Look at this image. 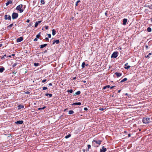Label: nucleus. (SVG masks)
<instances>
[{"label":"nucleus","mask_w":152,"mask_h":152,"mask_svg":"<svg viewBox=\"0 0 152 152\" xmlns=\"http://www.w3.org/2000/svg\"><path fill=\"white\" fill-rule=\"evenodd\" d=\"M142 122L144 124L149 123L150 122V118H144L142 119Z\"/></svg>","instance_id":"1"},{"label":"nucleus","mask_w":152,"mask_h":152,"mask_svg":"<svg viewBox=\"0 0 152 152\" xmlns=\"http://www.w3.org/2000/svg\"><path fill=\"white\" fill-rule=\"evenodd\" d=\"M23 5L22 4H20L17 7L16 10H19L20 13H22L23 11V10L21 9Z\"/></svg>","instance_id":"2"},{"label":"nucleus","mask_w":152,"mask_h":152,"mask_svg":"<svg viewBox=\"0 0 152 152\" xmlns=\"http://www.w3.org/2000/svg\"><path fill=\"white\" fill-rule=\"evenodd\" d=\"M18 16V13L13 12L12 15V18L13 19H16Z\"/></svg>","instance_id":"3"},{"label":"nucleus","mask_w":152,"mask_h":152,"mask_svg":"<svg viewBox=\"0 0 152 152\" xmlns=\"http://www.w3.org/2000/svg\"><path fill=\"white\" fill-rule=\"evenodd\" d=\"M118 53L117 52H114L112 54L111 57L112 58H116L118 56Z\"/></svg>","instance_id":"4"},{"label":"nucleus","mask_w":152,"mask_h":152,"mask_svg":"<svg viewBox=\"0 0 152 152\" xmlns=\"http://www.w3.org/2000/svg\"><path fill=\"white\" fill-rule=\"evenodd\" d=\"M4 19L5 20H11V16L9 15H5L4 16Z\"/></svg>","instance_id":"5"},{"label":"nucleus","mask_w":152,"mask_h":152,"mask_svg":"<svg viewBox=\"0 0 152 152\" xmlns=\"http://www.w3.org/2000/svg\"><path fill=\"white\" fill-rule=\"evenodd\" d=\"M102 142V141L101 140H94L93 141V142H95L96 144H97L99 145Z\"/></svg>","instance_id":"6"},{"label":"nucleus","mask_w":152,"mask_h":152,"mask_svg":"<svg viewBox=\"0 0 152 152\" xmlns=\"http://www.w3.org/2000/svg\"><path fill=\"white\" fill-rule=\"evenodd\" d=\"M106 148L104 146H102V149H100L101 152H105L106 151Z\"/></svg>","instance_id":"7"},{"label":"nucleus","mask_w":152,"mask_h":152,"mask_svg":"<svg viewBox=\"0 0 152 152\" xmlns=\"http://www.w3.org/2000/svg\"><path fill=\"white\" fill-rule=\"evenodd\" d=\"M23 38L22 37H20L17 39V42H20L23 40Z\"/></svg>","instance_id":"8"},{"label":"nucleus","mask_w":152,"mask_h":152,"mask_svg":"<svg viewBox=\"0 0 152 152\" xmlns=\"http://www.w3.org/2000/svg\"><path fill=\"white\" fill-rule=\"evenodd\" d=\"M128 63H126L124 65V68L126 69H128L129 68L130 66L128 65Z\"/></svg>","instance_id":"9"},{"label":"nucleus","mask_w":152,"mask_h":152,"mask_svg":"<svg viewBox=\"0 0 152 152\" xmlns=\"http://www.w3.org/2000/svg\"><path fill=\"white\" fill-rule=\"evenodd\" d=\"M115 74L117 77H120L122 75V73L120 72H115Z\"/></svg>","instance_id":"10"},{"label":"nucleus","mask_w":152,"mask_h":152,"mask_svg":"<svg viewBox=\"0 0 152 152\" xmlns=\"http://www.w3.org/2000/svg\"><path fill=\"white\" fill-rule=\"evenodd\" d=\"M23 122V121H17V122H15V123L17 124H22Z\"/></svg>","instance_id":"11"},{"label":"nucleus","mask_w":152,"mask_h":152,"mask_svg":"<svg viewBox=\"0 0 152 152\" xmlns=\"http://www.w3.org/2000/svg\"><path fill=\"white\" fill-rule=\"evenodd\" d=\"M127 19L124 18L123 20V24L124 25H125L126 24V23L127 22Z\"/></svg>","instance_id":"12"},{"label":"nucleus","mask_w":152,"mask_h":152,"mask_svg":"<svg viewBox=\"0 0 152 152\" xmlns=\"http://www.w3.org/2000/svg\"><path fill=\"white\" fill-rule=\"evenodd\" d=\"M41 21H38V22H36L35 25V27H36L37 26L38 24L41 22Z\"/></svg>","instance_id":"13"},{"label":"nucleus","mask_w":152,"mask_h":152,"mask_svg":"<svg viewBox=\"0 0 152 152\" xmlns=\"http://www.w3.org/2000/svg\"><path fill=\"white\" fill-rule=\"evenodd\" d=\"M60 42L59 40H54L53 44H54L55 43L57 44H58Z\"/></svg>","instance_id":"14"},{"label":"nucleus","mask_w":152,"mask_h":152,"mask_svg":"<svg viewBox=\"0 0 152 152\" xmlns=\"http://www.w3.org/2000/svg\"><path fill=\"white\" fill-rule=\"evenodd\" d=\"M81 104V103L80 102H75L73 103L72 104V105H80Z\"/></svg>","instance_id":"15"},{"label":"nucleus","mask_w":152,"mask_h":152,"mask_svg":"<svg viewBox=\"0 0 152 152\" xmlns=\"http://www.w3.org/2000/svg\"><path fill=\"white\" fill-rule=\"evenodd\" d=\"M47 45V44H44L43 45H41L40 46V48L41 49L42 48H43L46 47Z\"/></svg>","instance_id":"16"},{"label":"nucleus","mask_w":152,"mask_h":152,"mask_svg":"<svg viewBox=\"0 0 152 152\" xmlns=\"http://www.w3.org/2000/svg\"><path fill=\"white\" fill-rule=\"evenodd\" d=\"M12 3V1L11 0H9L8 1H7L6 3V5L7 6L9 5L10 4H11Z\"/></svg>","instance_id":"17"},{"label":"nucleus","mask_w":152,"mask_h":152,"mask_svg":"<svg viewBox=\"0 0 152 152\" xmlns=\"http://www.w3.org/2000/svg\"><path fill=\"white\" fill-rule=\"evenodd\" d=\"M13 26V24L12 23V24H10V25L8 26L7 27V28L9 29H10Z\"/></svg>","instance_id":"18"},{"label":"nucleus","mask_w":152,"mask_h":152,"mask_svg":"<svg viewBox=\"0 0 152 152\" xmlns=\"http://www.w3.org/2000/svg\"><path fill=\"white\" fill-rule=\"evenodd\" d=\"M127 80V79L126 78H125L123 79L120 82L121 83H123L125 81H126Z\"/></svg>","instance_id":"19"},{"label":"nucleus","mask_w":152,"mask_h":152,"mask_svg":"<svg viewBox=\"0 0 152 152\" xmlns=\"http://www.w3.org/2000/svg\"><path fill=\"white\" fill-rule=\"evenodd\" d=\"M4 67H1L0 68V72L1 73L4 70Z\"/></svg>","instance_id":"20"},{"label":"nucleus","mask_w":152,"mask_h":152,"mask_svg":"<svg viewBox=\"0 0 152 152\" xmlns=\"http://www.w3.org/2000/svg\"><path fill=\"white\" fill-rule=\"evenodd\" d=\"M147 30L148 32H151V28L150 27H148L147 28Z\"/></svg>","instance_id":"21"},{"label":"nucleus","mask_w":152,"mask_h":152,"mask_svg":"<svg viewBox=\"0 0 152 152\" xmlns=\"http://www.w3.org/2000/svg\"><path fill=\"white\" fill-rule=\"evenodd\" d=\"M52 34L53 35H54L56 34V31L55 29H53L52 30Z\"/></svg>","instance_id":"22"},{"label":"nucleus","mask_w":152,"mask_h":152,"mask_svg":"<svg viewBox=\"0 0 152 152\" xmlns=\"http://www.w3.org/2000/svg\"><path fill=\"white\" fill-rule=\"evenodd\" d=\"M45 96H49L50 97H51L52 96V94H45Z\"/></svg>","instance_id":"23"},{"label":"nucleus","mask_w":152,"mask_h":152,"mask_svg":"<svg viewBox=\"0 0 152 152\" xmlns=\"http://www.w3.org/2000/svg\"><path fill=\"white\" fill-rule=\"evenodd\" d=\"M40 36V32H39L37 35H36V37L37 38H39Z\"/></svg>","instance_id":"24"},{"label":"nucleus","mask_w":152,"mask_h":152,"mask_svg":"<svg viewBox=\"0 0 152 152\" xmlns=\"http://www.w3.org/2000/svg\"><path fill=\"white\" fill-rule=\"evenodd\" d=\"M110 87V86L109 85H107V86H104V87H103V89H106L107 88H109Z\"/></svg>","instance_id":"25"},{"label":"nucleus","mask_w":152,"mask_h":152,"mask_svg":"<svg viewBox=\"0 0 152 152\" xmlns=\"http://www.w3.org/2000/svg\"><path fill=\"white\" fill-rule=\"evenodd\" d=\"M146 7H148L150 9H152V5H147L146 6Z\"/></svg>","instance_id":"26"},{"label":"nucleus","mask_w":152,"mask_h":152,"mask_svg":"<svg viewBox=\"0 0 152 152\" xmlns=\"http://www.w3.org/2000/svg\"><path fill=\"white\" fill-rule=\"evenodd\" d=\"M74 113V111L72 110H70L69 112V114H72Z\"/></svg>","instance_id":"27"},{"label":"nucleus","mask_w":152,"mask_h":152,"mask_svg":"<svg viewBox=\"0 0 152 152\" xmlns=\"http://www.w3.org/2000/svg\"><path fill=\"white\" fill-rule=\"evenodd\" d=\"M71 135L70 134H69L67 135L65 137V138L66 139L68 138L69 137L71 136Z\"/></svg>","instance_id":"28"},{"label":"nucleus","mask_w":152,"mask_h":152,"mask_svg":"<svg viewBox=\"0 0 152 152\" xmlns=\"http://www.w3.org/2000/svg\"><path fill=\"white\" fill-rule=\"evenodd\" d=\"M80 91H78L75 93V94L76 95H79L80 94Z\"/></svg>","instance_id":"29"},{"label":"nucleus","mask_w":152,"mask_h":152,"mask_svg":"<svg viewBox=\"0 0 152 152\" xmlns=\"http://www.w3.org/2000/svg\"><path fill=\"white\" fill-rule=\"evenodd\" d=\"M85 64L84 62H83L82 64V68H84L85 67Z\"/></svg>","instance_id":"30"},{"label":"nucleus","mask_w":152,"mask_h":152,"mask_svg":"<svg viewBox=\"0 0 152 152\" xmlns=\"http://www.w3.org/2000/svg\"><path fill=\"white\" fill-rule=\"evenodd\" d=\"M34 65L35 66H38V65H39V64L38 63H34Z\"/></svg>","instance_id":"31"},{"label":"nucleus","mask_w":152,"mask_h":152,"mask_svg":"<svg viewBox=\"0 0 152 152\" xmlns=\"http://www.w3.org/2000/svg\"><path fill=\"white\" fill-rule=\"evenodd\" d=\"M67 92H69L70 93H71L73 92V90L72 89H71L70 90H68L67 91Z\"/></svg>","instance_id":"32"},{"label":"nucleus","mask_w":152,"mask_h":152,"mask_svg":"<svg viewBox=\"0 0 152 152\" xmlns=\"http://www.w3.org/2000/svg\"><path fill=\"white\" fill-rule=\"evenodd\" d=\"M41 3L43 4H45V2L44 1V0H41L40 1Z\"/></svg>","instance_id":"33"},{"label":"nucleus","mask_w":152,"mask_h":152,"mask_svg":"<svg viewBox=\"0 0 152 152\" xmlns=\"http://www.w3.org/2000/svg\"><path fill=\"white\" fill-rule=\"evenodd\" d=\"M45 107H46L44 106V107H42V108H38V110H43V109H45Z\"/></svg>","instance_id":"34"},{"label":"nucleus","mask_w":152,"mask_h":152,"mask_svg":"<svg viewBox=\"0 0 152 152\" xmlns=\"http://www.w3.org/2000/svg\"><path fill=\"white\" fill-rule=\"evenodd\" d=\"M20 107V108H23L24 107L22 105H20L18 107Z\"/></svg>","instance_id":"35"},{"label":"nucleus","mask_w":152,"mask_h":152,"mask_svg":"<svg viewBox=\"0 0 152 152\" xmlns=\"http://www.w3.org/2000/svg\"><path fill=\"white\" fill-rule=\"evenodd\" d=\"M91 146L90 145H87V147L88 148V149H89V148H91Z\"/></svg>","instance_id":"36"},{"label":"nucleus","mask_w":152,"mask_h":152,"mask_svg":"<svg viewBox=\"0 0 152 152\" xmlns=\"http://www.w3.org/2000/svg\"><path fill=\"white\" fill-rule=\"evenodd\" d=\"M42 89H43V90H46V89H47V87H43Z\"/></svg>","instance_id":"37"},{"label":"nucleus","mask_w":152,"mask_h":152,"mask_svg":"<svg viewBox=\"0 0 152 152\" xmlns=\"http://www.w3.org/2000/svg\"><path fill=\"white\" fill-rule=\"evenodd\" d=\"M104 109V108H100L99 109V110H101V111H103V110Z\"/></svg>","instance_id":"38"},{"label":"nucleus","mask_w":152,"mask_h":152,"mask_svg":"<svg viewBox=\"0 0 152 152\" xmlns=\"http://www.w3.org/2000/svg\"><path fill=\"white\" fill-rule=\"evenodd\" d=\"M48 37L49 38H50L51 37V35L50 34H48Z\"/></svg>","instance_id":"39"},{"label":"nucleus","mask_w":152,"mask_h":152,"mask_svg":"<svg viewBox=\"0 0 152 152\" xmlns=\"http://www.w3.org/2000/svg\"><path fill=\"white\" fill-rule=\"evenodd\" d=\"M46 81V79H44L42 80V82L43 83L45 82V81Z\"/></svg>","instance_id":"40"},{"label":"nucleus","mask_w":152,"mask_h":152,"mask_svg":"<svg viewBox=\"0 0 152 152\" xmlns=\"http://www.w3.org/2000/svg\"><path fill=\"white\" fill-rule=\"evenodd\" d=\"M145 57L148 58H150L149 55L145 56Z\"/></svg>","instance_id":"41"},{"label":"nucleus","mask_w":152,"mask_h":152,"mask_svg":"<svg viewBox=\"0 0 152 152\" xmlns=\"http://www.w3.org/2000/svg\"><path fill=\"white\" fill-rule=\"evenodd\" d=\"M48 26H45V28L46 29H48Z\"/></svg>","instance_id":"42"},{"label":"nucleus","mask_w":152,"mask_h":152,"mask_svg":"<svg viewBox=\"0 0 152 152\" xmlns=\"http://www.w3.org/2000/svg\"><path fill=\"white\" fill-rule=\"evenodd\" d=\"M32 23H30L29 25H28V26H30L32 25Z\"/></svg>","instance_id":"43"},{"label":"nucleus","mask_w":152,"mask_h":152,"mask_svg":"<svg viewBox=\"0 0 152 152\" xmlns=\"http://www.w3.org/2000/svg\"><path fill=\"white\" fill-rule=\"evenodd\" d=\"M34 41H37V38H35L34 40Z\"/></svg>","instance_id":"44"},{"label":"nucleus","mask_w":152,"mask_h":152,"mask_svg":"<svg viewBox=\"0 0 152 152\" xmlns=\"http://www.w3.org/2000/svg\"><path fill=\"white\" fill-rule=\"evenodd\" d=\"M30 22V20L29 19H27L26 20L27 23H29Z\"/></svg>","instance_id":"45"},{"label":"nucleus","mask_w":152,"mask_h":152,"mask_svg":"<svg viewBox=\"0 0 152 152\" xmlns=\"http://www.w3.org/2000/svg\"><path fill=\"white\" fill-rule=\"evenodd\" d=\"M84 110H88V109H87V108H86V107H85V108H84Z\"/></svg>","instance_id":"46"},{"label":"nucleus","mask_w":152,"mask_h":152,"mask_svg":"<svg viewBox=\"0 0 152 152\" xmlns=\"http://www.w3.org/2000/svg\"><path fill=\"white\" fill-rule=\"evenodd\" d=\"M48 39H49L48 38H47V37H46L45 38V40H48Z\"/></svg>","instance_id":"47"},{"label":"nucleus","mask_w":152,"mask_h":152,"mask_svg":"<svg viewBox=\"0 0 152 152\" xmlns=\"http://www.w3.org/2000/svg\"><path fill=\"white\" fill-rule=\"evenodd\" d=\"M76 79V77H73V80H75Z\"/></svg>","instance_id":"48"},{"label":"nucleus","mask_w":152,"mask_h":152,"mask_svg":"<svg viewBox=\"0 0 152 152\" xmlns=\"http://www.w3.org/2000/svg\"><path fill=\"white\" fill-rule=\"evenodd\" d=\"M49 86H52V84L51 83H50L49 84Z\"/></svg>","instance_id":"49"},{"label":"nucleus","mask_w":152,"mask_h":152,"mask_svg":"<svg viewBox=\"0 0 152 152\" xmlns=\"http://www.w3.org/2000/svg\"><path fill=\"white\" fill-rule=\"evenodd\" d=\"M114 87V86H111V87H110V89H112Z\"/></svg>","instance_id":"50"},{"label":"nucleus","mask_w":152,"mask_h":152,"mask_svg":"<svg viewBox=\"0 0 152 152\" xmlns=\"http://www.w3.org/2000/svg\"><path fill=\"white\" fill-rule=\"evenodd\" d=\"M148 46H147V45H145V47L147 49L148 48Z\"/></svg>","instance_id":"51"},{"label":"nucleus","mask_w":152,"mask_h":152,"mask_svg":"<svg viewBox=\"0 0 152 152\" xmlns=\"http://www.w3.org/2000/svg\"><path fill=\"white\" fill-rule=\"evenodd\" d=\"M128 136L129 137H130L131 136V134H129L128 135Z\"/></svg>","instance_id":"52"},{"label":"nucleus","mask_w":152,"mask_h":152,"mask_svg":"<svg viewBox=\"0 0 152 152\" xmlns=\"http://www.w3.org/2000/svg\"><path fill=\"white\" fill-rule=\"evenodd\" d=\"M121 90H119L118 91V93H119L121 92Z\"/></svg>","instance_id":"53"},{"label":"nucleus","mask_w":152,"mask_h":152,"mask_svg":"<svg viewBox=\"0 0 152 152\" xmlns=\"http://www.w3.org/2000/svg\"><path fill=\"white\" fill-rule=\"evenodd\" d=\"M151 54H152V53H149L148 54V55H151Z\"/></svg>","instance_id":"54"},{"label":"nucleus","mask_w":152,"mask_h":152,"mask_svg":"<svg viewBox=\"0 0 152 152\" xmlns=\"http://www.w3.org/2000/svg\"><path fill=\"white\" fill-rule=\"evenodd\" d=\"M2 44H0V47H1L2 46Z\"/></svg>","instance_id":"55"},{"label":"nucleus","mask_w":152,"mask_h":152,"mask_svg":"<svg viewBox=\"0 0 152 152\" xmlns=\"http://www.w3.org/2000/svg\"><path fill=\"white\" fill-rule=\"evenodd\" d=\"M79 2H80V1H77V3H78Z\"/></svg>","instance_id":"56"},{"label":"nucleus","mask_w":152,"mask_h":152,"mask_svg":"<svg viewBox=\"0 0 152 152\" xmlns=\"http://www.w3.org/2000/svg\"><path fill=\"white\" fill-rule=\"evenodd\" d=\"M83 82L84 83H86V81H83Z\"/></svg>","instance_id":"57"},{"label":"nucleus","mask_w":152,"mask_h":152,"mask_svg":"<svg viewBox=\"0 0 152 152\" xmlns=\"http://www.w3.org/2000/svg\"><path fill=\"white\" fill-rule=\"evenodd\" d=\"M76 6H77V2H76Z\"/></svg>","instance_id":"58"},{"label":"nucleus","mask_w":152,"mask_h":152,"mask_svg":"<svg viewBox=\"0 0 152 152\" xmlns=\"http://www.w3.org/2000/svg\"><path fill=\"white\" fill-rule=\"evenodd\" d=\"M107 13H106V12L105 13V15H107Z\"/></svg>","instance_id":"59"},{"label":"nucleus","mask_w":152,"mask_h":152,"mask_svg":"<svg viewBox=\"0 0 152 152\" xmlns=\"http://www.w3.org/2000/svg\"><path fill=\"white\" fill-rule=\"evenodd\" d=\"M125 95H128L127 93H126V94H125Z\"/></svg>","instance_id":"60"},{"label":"nucleus","mask_w":152,"mask_h":152,"mask_svg":"<svg viewBox=\"0 0 152 152\" xmlns=\"http://www.w3.org/2000/svg\"><path fill=\"white\" fill-rule=\"evenodd\" d=\"M14 55H14V54H12V56H14Z\"/></svg>","instance_id":"61"},{"label":"nucleus","mask_w":152,"mask_h":152,"mask_svg":"<svg viewBox=\"0 0 152 152\" xmlns=\"http://www.w3.org/2000/svg\"><path fill=\"white\" fill-rule=\"evenodd\" d=\"M120 49L121 50V48H120Z\"/></svg>","instance_id":"62"},{"label":"nucleus","mask_w":152,"mask_h":152,"mask_svg":"<svg viewBox=\"0 0 152 152\" xmlns=\"http://www.w3.org/2000/svg\"><path fill=\"white\" fill-rule=\"evenodd\" d=\"M11 56H9V57H11Z\"/></svg>","instance_id":"63"},{"label":"nucleus","mask_w":152,"mask_h":152,"mask_svg":"<svg viewBox=\"0 0 152 152\" xmlns=\"http://www.w3.org/2000/svg\"><path fill=\"white\" fill-rule=\"evenodd\" d=\"M151 19V21H152V19Z\"/></svg>","instance_id":"64"}]
</instances>
